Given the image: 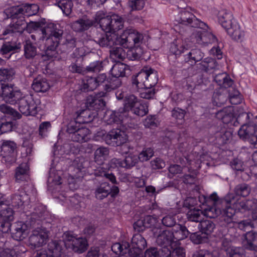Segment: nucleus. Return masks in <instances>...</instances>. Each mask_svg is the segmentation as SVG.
<instances>
[{
  "mask_svg": "<svg viewBox=\"0 0 257 257\" xmlns=\"http://www.w3.org/2000/svg\"><path fill=\"white\" fill-rule=\"evenodd\" d=\"M95 20L99 24L106 34L101 38L98 44L102 47H108L110 57L115 61L122 60L126 56L132 60L139 58L144 53L143 43L144 37L137 30L126 29L119 35L116 32L123 27L122 18L115 14L105 16L103 11L97 12Z\"/></svg>",
  "mask_w": 257,
  "mask_h": 257,
  "instance_id": "1",
  "label": "nucleus"
},
{
  "mask_svg": "<svg viewBox=\"0 0 257 257\" xmlns=\"http://www.w3.org/2000/svg\"><path fill=\"white\" fill-rule=\"evenodd\" d=\"M63 245L75 252L81 253L87 250L88 243L85 237H78L71 232H66L63 235V241H52L48 243L47 249L38 250L35 257H62Z\"/></svg>",
  "mask_w": 257,
  "mask_h": 257,
  "instance_id": "2",
  "label": "nucleus"
},
{
  "mask_svg": "<svg viewBox=\"0 0 257 257\" xmlns=\"http://www.w3.org/2000/svg\"><path fill=\"white\" fill-rule=\"evenodd\" d=\"M3 99L12 104H18L20 111L26 116H35L41 110V101L31 95L23 94L20 90L13 87H5L3 89Z\"/></svg>",
  "mask_w": 257,
  "mask_h": 257,
  "instance_id": "3",
  "label": "nucleus"
},
{
  "mask_svg": "<svg viewBox=\"0 0 257 257\" xmlns=\"http://www.w3.org/2000/svg\"><path fill=\"white\" fill-rule=\"evenodd\" d=\"M204 202H206L208 198L202 196ZM208 199L213 201L212 206L203 207L204 216L208 218H215L219 216L220 219L223 220L226 223H229L232 217L235 214V211L230 206V203L234 200L235 196L231 193H228L223 198L219 199L216 193L211 194Z\"/></svg>",
  "mask_w": 257,
  "mask_h": 257,
  "instance_id": "4",
  "label": "nucleus"
},
{
  "mask_svg": "<svg viewBox=\"0 0 257 257\" xmlns=\"http://www.w3.org/2000/svg\"><path fill=\"white\" fill-rule=\"evenodd\" d=\"M123 160L119 159L113 158L107 164L103 166L98 167L96 168H92V171L89 170V168H85V166L87 165V162H84L82 166L78 167L77 169V174L73 176L69 175L67 179L68 184L70 189L75 190L78 187L77 184L78 181L80 178L82 177V175H86L87 174H92L94 173L95 176L104 177L109 180L112 184H117L116 177L111 173H109V171L118 167H123Z\"/></svg>",
  "mask_w": 257,
  "mask_h": 257,
  "instance_id": "5",
  "label": "nucleus"
},
{
  "mask_svg": "<svg viewBox=\"0 0 257 257\" xmlns=\"http://www.w3.org/2000/svg\"><path fill=\"white\" fill-rule=\"evenodd\" d=\"M38 10L39 7L36 4H24L6 9L5 13L8 18L12 19V22L8 28L3 31V35L6 36L10 34L13 36L16 32L22 33L27 26L23 16L35 15Z\"/></svg>",
  "mask_w": 257,
  "mask_h": 257,
  "instance_id": "6",
  "label": "nucleus"
},
{
  "mask_svg": "<svg viewBox=\"0 0 257 257\" xmlns=\"http://www.w3.org/2000/svg\"><path fill=\"white\" fill-rule=\"evenodd\" d=\"M30 200L29 194L22 187L11 198V202L4 203L0 200V217L4 221L1 224V229L3 233H7L10 230V221L14 219V211L10 205L20 208V211H26L25 207L29 205Z\"/></svg>",
  "mask_w": 257,
  "mask_h": 257,
  "instance_id": "7",
  "label": "nucleus"
},
{
  "mask_svg": "<svg viewBox=\"0 0 257 257\" xmlns=\"http://www.w3.org/2000/svg\"><path fill=\"white\" fill-rule=\"evenodd\" d=\"M210 157L206 154L199 155L198 153H192L184 158H181L180 163L188 168L190 174L186 175L183 178L185 184H193L195 182L198 170L201 168V163L205 161H209Z\"/></svg>",
  "mask_w": 257,
  "mask_h": 257,
  "instance_id": "8",
  "label": "nucleus"
},
{
  "mask_svg": "<svg viewBox=\"0 0 257 257\" xmlns=\"http://www.w3.org/2000/svg\"><path fill=\"white\" fill-rule=\"evenodd\" d=\"M217 18L219 24L232 39L241 40L244 38V31L240 29L239 25L230 11L226 10L220 11Z\"/></svg>",
  "mask_w": 257,
  "mask_h": 257,
  "instance_id": "9",
  "label": "nucleus"
},
{
  "mask_svg": "<svg viewBox=\"0 0 257 257\" xmlns=\"http://www.w3.org/2000/svg\"><path fill=\"white\" fill-rule=\"evenodd\" d=\"M60 26L54 23H47L42 29L43 38L46 39L47 50L46 55L53 56L56 55L55 49L61 42L63 31Z\"/></svg>",
  "mask_w": 257,
  "mask_h": 257,
  "instance_id": "10",
  "label": "nucleus"
},
{
  "mask_svg": "<svg viewBox=\"0 0 257 257\" xmlns=\"http://www.w3.org/2000/svg\"><path fill=\"white\" fill-rule=\"evenodd\" d=\"M158 81L157 72L151 68L145 67L133 77L132 84L137 88H142L144 87L153 88Z\"/></svg>",
  "mask_w": 257,
  "mask_h": 257,
  "instance_id": "11",
  "label": "nucleus"
},
{
  "mask_svg": "<svg viewBox=\"0 0 257 257\" xmlns=\"http://www.w3.org/2000/svg\"><path fill=\"white\" fill-rule=\"evenodd\" d=\"M252 171L253 172H251V175L257 179V164L252 167ZM235 198L234 200L229 205L234 210L235 213L237 211L242 212L246 210H252V219L257 223V199H253L250 200L240 201L235 196Z\"/></svg>",
  "mask_w": 257,
  "mask_h": 257,
  "instance_id": "12",
  "label": "nucleus"
},
{
  "mask_svg": "<svg viewBox=\"0 0 257 257\" xmlns=\"http://www.w3.org/2000/svg\"><path fill=\"white\" fill-rule=\"evenodd\" d=\"M67 132L74 142H86L91 138L90 130L76 121L71 120L67 125Z\"/></svg>",
  "mask_w": 257,
  "mask_h": 257,
  "instance_id": "13",
  "label": "nucleus"
},
{
  "mask_svg": "<svg viewBox=\"0 0 257 257\" xmlns=\"http://www.w3.org/2000/svg\"><path fill=\"white\" fill-rule=\"evenodd\" d=\"M123 104L125 111H131L138 116H144L148 112V104L134 94L126 95Z\"/></svg>",
  "mask_w": 257,
  "mask_h": 257,
  "instance_id": "14",
  "label": "nucleus"
},
{
  "mask_svg": "<svg viewBox=\"0 0 257 257\" xmlns=\"http://www.w3.org/2000/svg\"><path fill=\"white\" fill-rule=\"evenodd\" d=\"M103 139L106 143L112 146H122V147L125 148L122 151V153L126 154L129 151V147L126 144H124L127 140V136L124 131L120 129H113L107 134L103 136Z\"/></svg>",
  "mask_w": 257,
  "mask_h": 257,
  "instance_id": "15",
  "label": "nucleus"
},
{
  "mask_svg": "<svg viewBox=\"0 0 257 257\" xmlns=\"http://www.w3.org/2000/svg\"><path fill=\"white\" fill-rule=\"evenodd\" d=\"M208 27L202 28L198 27L192 30L190 36L191 43L193 44H207L217 41L216 37L211 33L207 31Z\"/></svg>",
  "mask_w": 257,
  "mask_h": 257,
  "instance_id": "16",
  "label": "nucleus"
},
{
  "mask_svg": "<svg viewBox=\"0 0 257 257\" xmlns=\"http://www.w3.org/2000/svg\"><path fill=\"white\" fill-rule=\"evenodd\" d=\"M175 16V21L178 23L185 25H190L191 27L197 28L200 27L204 28L207 24L196 18V17L188 11V9L178 10V14Z\"/></svg>",
  "mask_w": 257,
  "mask_h": 257,
  "instance_id": "17",
  "label": "nucleus"
},
{
  "mask_svg": "<svg viewBox=\"0 0 257 257\" xmlns=\"http://www.w3.org/2000/svg\"><path fill=\"white\" fill-rule=\"evenodd\" d=\"M128 70V66L122 63L115 64L110 70L111 75L114 79L111 80L109 84L105 85V91L108 92L119 87L121 85V81L118 78L124 76L126 71Z\"/></svg>",
  "mask_w": 257,
  "mask_h": 257,
  "instance_id": "18",
  "label": "nucleus"
},
{
  "mask_svg": "<svg viewBox=\"0 0 257 257\" xmlns=\"http://www.w3.org/2000/svg\"><path fill=\"white\" fill-rule=\"evenodd\" d=\"M48 238V232L46 228H37L32 230L28 239V245L32 249H35L45 244Z\"/></svg>",
  "mask_w": 257,
  "mask_h": 257,
  "instance_id": "19",
  "label": "nucleus"
},
{
  "mask_svg": "<svg viewBox=\"0 0 257 257\" xmlns=\"http://www.w3.org/2000/svg\"><path fill=\"white\" fill-rule=\"evenodd\" d=\"M238 135L243 140H247L257 148V125L244 124L242 125L238 132Z\"/></svg>",
  "mask_w": 257,
  "mask_h": 257,
  "instance_id": "20",
  "label": "nucleus"
},
{
  "mask_svg": "<svg viewBox=\"0 0 257 257\" xmlns=\"http://www.w3.org/2000/svg\"><path fill=\"white\" fill-rule=\"evenodd\" d=\"M62 171L54 168L53 164L50 168L49 176L48 179V186L50 190L59 191L62 186L61 185L64 182V178L62 179Z\"/></svg>",
  "mask_w": 257,
  "mask_h": 257,
  "instance_id": "21",
  "label": "nucleus"
},
{
  "mask_svg": "<svg viewBox=\"0 0 257 257\" xmlns=\"http://www.w3.org/2000/svg\"><path fill=\"white\" fill-rule=\"evenodd\" d=\"M147 246V241L145 238L140 233L134 235L132 238L131 244L130 245V251L134 254V256H142V250Z\"/></svg>",
  "mask_w": 257,
  "mask_h": 257,
  "instance_id": "22",
  "label": "nucleus"
},
{
  "mask_svg": "<svg viewBox=\"0 0 257 257\" xmlns=\"http://www.w3.org/2000/svg\"><path fill=\"white\" fill-rule=\"evenodd\" d=\"M16 148V143L11 141L4 140L1 145V155L3 161L11 162L15 161V150Z\"/></svg>",
  "mask_w": 257,
  "mask_h": 257,
  "instance_id": "23",
  "label": "nucleus"
},
{
  "mask_svg": "<svg viewBox=\"0 0 257 257\" xmlns=\"http://www.w3.org/2000/svg\"><path fill=\"white\" fill-rule=\"evenodd\" d=\"M13 227L12 237L16 240H22L26 238L30 230V226L22 221L15 223Z\"/></svg>",
  "mask_w": 257,
  "mask_h": 257,
  "instance_id": "24",
  "label": "nucleus"
},
{
  "mask_svg": "<svg viewBox=\"0 0 257 257\" xmlns=\"http://www.w3.org/2000/svg\"><path fill=\"white\" fill-rule=\"evenodd\" d=\"M170 231L174 246L177 242L185 239L189 235V231L187 228L180 224H175Z\"/></svg>",
  "mask_w": 257,
  "mask_h": 257,
  "instance_id": "25",
  "label": "nucleus"
},
{
  "mask_svg": "<svg viewBox=\"0 0 257 257\" xmlns=\"http://www.w3.org/2000/svg\"><path fill=\"white\" fill-rule=\"evenodd\" d=\"M189 40H185L183 42L181 39H177L175 40L171 44L170 51V52L175 55H180L191 47V44H188Z\"/></svg>",
  "mask_w": 257,
  "mask_h": 257,
  "instance_id": "26",
  "label": "nucleus"
},
{
  "mask_svg": "<svg viewBox=\"0 0 257 257\" xmlns=\"http://www.w3.org/2000/svg\"><path fill=\"white\" fill-rule=\"evenodd\" d=\"M243 243L248 249L257 250V233L248 231L244 235Z\"/></svg>",
  "mask_w": 257,
  "mask_h": 257,
  "instance_id": "27",
  "label": "nucleus"
},
{
  "mask_svg": "<svg viewBox=\"0 0 257 257\" xmlns=\"http://www.w3.org/2000/svg\"><path fill=\"white\" fill-rule=\"evenodd\" d=\"M160 233L157 236L156 242L160 246H174V243L170 230H165L159 231Z\"/></svg>",
  "mask_w": 257,
  "mask_h": 257,
  "instance_id": "28",
  "label": "nucleus"
},
{
  "mask_svg": "<svg viewBox=\"0 0 257 257\" xmlns=\"http://www.w3.org/2000/svg\"><path fill=\"white\" fill-rule=\"evenodd\" d=\"M29 167L27 163L20 165L15 171L16 181L19 183L27 181L29 179Z\"/></svg>",
  "mask_w": 257,
  "mask_h": 257,
  "instance_id": "29",
  "label": "nucleus"
},
{
  "mask_svg": "<svg viewBox=\"0 0 257 257\" xmlns=\"http://www.w3.org/2000/svg\"><path fill=\"white\" fill-rule=\"evenodd\" d=\"M109 154V149L106 147H100L97 148L94 154L95 162L99 165V167L103 166L105 165L104 162L108 159Z\"/></svg>",
  "mask_w": 257,
  "mask_h": 257,
  "instance_id": "30",
  "label": "nucleus"
},
{
  "mask_svg": "<svg viewBox=\"0 0 257 257\" xmlns=\"http://www.w3.org/2000/svg\"><path fill=\"white\" fill-rule=\"evenodd\" d=\"M15 74L14 70L12 68L0 69V100L3 99V89L5 87L10 86L4 85L1 82L12 79Z\"/></svg>",
  "mask_w": 257,
  "mask_h": 257,
  "instance_id": "31",
  "label": "nucleus"
},
{
  "mask_svg": "<svg viewBox=\"0 0 257 257\" xmlns=\"http://www.w3.org/2000/svg\"><path fill=\"white\" fill-rule=\"evenodd\" d=\"M93 24L92 20L80 19L71 24V27L75 32H83L88 30Z\"/></svg>",
  "mask_w": 257,
  "mask_h": 257,
  "instance_id": "32",
  "label": "nucleus"
},
{
  "mask_svg": "<svg viewBox=\"0 0 257 257\" xmlns=\"http://www.w3.org/2000/svg\"><path fill=\"white\" fill-rule=\"evenodd\" d=\"M106 95V92H100L95 96L90 95L87 98V102L96 109H101L105 105V102L102 97Z\"/></svg>",
  "mask_w": 257,
  "mask_h": 257,
  "instance_id": "33",
  "label": "nucleus"
},
{
  "mask_svg": "<svg viewBox=\"0 0 257 257\" xmlns=\"http://www.w3.org/2000/svg\"><path fill=\"white\" fill-rule=\"evenodd\" d=\"M50 87L47 80L40 76L34 79L32 84L33 89L38 92H46L50 88Z\"/></svg>",
  "mask_w": 257,
  "mask_h": 257,
  "instance_id": "34",
  "label": "nucleus"
},
{
  "mask_svg": "<svg viewBox=\"0 0 257 257\" xmlns=\"http://www.w3.org/2000/svg\"><path fill=\"white\" fill-rule=\"evenodd\" d=\"M123 115L124 113L120 112H114L108 110L106 112L104 119L107 124H111L112 123L120 124L123 121Z\"/></svg>",
  "mask_w": 257,
  "mask_h": 257,
  "instance_id": "35",
  "label": "nucleus"
},
{
  "mask_svg": "<svg viewBox=\"0 0 257 257\" xmlns=\"http://www.w3.org/2000/svg\"><path fill=\"white\" fill-rule=\"evenodd\" d=\"M233 216L232 217L231 221L229 223H226L229 228V232L231 231L232 227H238L241 230L246 231L254 227V223L249 220H242L237 222L233 221Z\"/></svg>",
  "mask_w": 257,
  "mask_h": 257,
  "instance_id": "36",
  "label": "nucleus"
},
{
  "mask_svg": "<svg viewBox=\"0 0 257 257\" xmlns=\"http://www.w3.org/2000/svg\"><path fill=\"white\" fill-rule=\"evenodd\" d=\"M19 251L25 252L26 249L21 245L16 246L13 249L0 248V257H18L20 253Z\"/></svg>",
  "mask_w": 257,
  "mask_h": 257,
  "instance_id": "37",
  "label": "nucleus"
},
{
  "mask_svg": "<svg viewBox=\"0 0 257 257\" xmlns=\"http://www.w3.org/2000/svg\"><path fill=\"white\" fill-rule=\"evenodd\" d=\"M76 118L73 120L76 121L79 123L82 124L90 122L94 117V115H91L90 111L87 109L76 112Z\"/></svg>",
  "mask_w": 257,
  "mask_h": 257,
  "instance_id": "38",
  "label": "nucleus"
},
{
  "mask_svg": "<svg viewBox=\"0 0 257 257\" xmlns=\"http://www.w3.org/2000/svg\"><path fill=\"white\" fill-rule=\"evenodd\" d=\"M110 186L107 182L102 183L96 189L95 196L97 199H102L110 193Z\"/></svg>",
  "mask_w": 257,
  "mask_h": 257,
  "instance_id": "39",
  "label": "nucleus"
},
{
  "mask_svg": "<svg viewBox=\"0 0 257 257\" xmlns=\"http://www.w3.org/2000/svg\"><path fill=\"white\" fill-rule=\"evenodd\" d=\"M55 5L58 6L66 16H69L72 12L73 3L71 0H61Z\"/></svg>",
  "mask_w": 257,
  "mask_h": 257,
  "instance_id": "40",
  "label": "nucleus"
},
{
  "mask_svg": "<svg viewBox=\"0 0 257 257\" xmlns=\"http://www.w3.org/2000/svg\"><path fill=\"white\" fill-rule=\"evenodd\" d=\"M95 77H86L83 80L81 89L83 91H92L98 86Z\"/></svg>",
  "mask_w": 257,
  "mask_h": 257,
  "instance_id": "41",
  "label": "nucleus"
},
{
  "mask_svg": "<svg viewBox=\"0 0 257 257\" xmlns=\"http://www.w3.org/2000/svg\"><path fill=\"white\" fill-rule=\"evenodd\" d=\"M203 57V54L199 49H193L187 54L185 60L193 64L201 60Z\"/></svg>",
  "mask_w": 257,
  "mask_h": 257,
  "instance_id": "42",
  "label": "nucleus"
},
{
  "mask_svg": "<svg viewBox=\"0 0 257 257\" xmlns=\"http://www.w3.org/2000/svg\"><path fill=\"white\" fill-rule=\"evenodd\" d=\"M214 227L215 225L211 220H202L198 224V228L200 231L207 235L210 234L213 231Z\"/></svg>",
  "mask_w": 257,
  "mask_h": 257,
  "instance_id": "43",
  "label": "nucleus"
},
{
  "mask_svg": "<svg viewBox=\"0 0 257 257\" xmlns=\"http://www.w3.org/2000/svg\"><path fill=\"white\" fill-rule=\"evenodd\" d=\"M250 192V189L249 187L246 184H241L237 185L234 188V194H233L237 198L238 196L246 197ZM232 194V193H231Z\"/></svg>",
  "mask_w": 257,
  "mask_h": 257,
  "instance_id": "44",
  "label": "nucleus"
},
{
  "mask_svg": "<svg viewBox=\"0 0 257 257\" xmlns=\"http://www.w3.org/2000/svg\"><path fill=\"white\" fill-rule=\"evenodd\" d=\"M187 217L190 221L193 222H200L204 217L203 210L200 209H190L187 214Z\"/></svg>",
  "mask_w": 257,
  "mask_h": 257,
  "instance_id": "45",
  "label": "nucleus"
},
{
  "mask_svg": "<svg viewBox=\"0 0 257 257\" xmlns=\"http://www.w3.org/2000/svg\"><path fill=\"white\" fill-rule=\"evenodd\" d=\"M232 114L231 113V107H227L223 109L218 111L216 113V117L218 119H221L223 122H227L229 121L231 117Z\"/></svg>",
  "mask_w": 257,
  "mask_h": 257,
  "instance_id": "46",
  "label": "nucleus"
},
{
  "mask_svg": "<svg viewBox=\"0 0 257 257\" xmlns=\"http://www.w3.org/2000/svg\"><path fill=\"white\" fill-rule=\"evenodd\" d=\"M229 257H244V251L241 247L230 246L224 248Z\"/></svg>",
  "mask_w": 257,
  "mask_h": 257,
  "instance_id": "47",
  "label": "nucleus"
},
{
  "mask_svg": "<svg viewBox=\"0 0 257 257\" xmlns=\"http://www.w3.org/2000/svg\"><path fill=\"white\" fill-rule=\"evenodd\" d=\"M154 155V150L151 148H145L138 156L140 162L149 160Z\"/></svg>",
  "mask_w": 257,
  "mask_h": 257,
  "instance_id": "48",
  "label": "nucleus"
},
{
  "mask_svg": "<svg viewBox=\"0 0 257 257\" xmlns=\"http://www.w3.org/2000/svg\"><path fill=\"white\" fill-rule=\"evenodd\" d=\"M127 6L130 11H140L145 6V0H132L127 3Z\"/></svg>",
  "mask_w": 257,
  "mask_h": 257,
  "instance_id": "49",
  "label": "nucleus"
},
{
  "mask_svg": "<svg viewBox=\"0 0 257 257\" xmlns=\"http://www.w3.org/2000/svg\"><path fill=\"white\" fill-rule=\"evenodd\" d=\"M139 161L138 156L130 154L123 160V168H132L135 166Z\"/></svg>",
  "mask_w": 257,
  "mask_h": 257,
  "instance_id": "50",
  "label": "nucleus"
},
{
  "mask_svg": "<svg viewBox=\"0 0 257 257\" xmlns=\"http://www.w3.org/2000/svg\"><path fill=\"white\" fill-rule=\"evenodd\" d=\"M19 46L12 42H8L5 43L2 46L0 52L1 53L4 55H7L15 50L19 49Z\"/></svg>",
  "mask_w": 257,
  "mask_h": 257,
  "instance_id": "51",
  "label": "nucleus"
},
{
  "mask_svg": "<svg viewBox=\"0 0 257 257\" xmlns=\"http://www.w3.org/2000/svg\"><path fill=\"white\" fill-rule=\"evenodd\" d=\"M24 52L26 58H32L37 54L36 47L30 42H27L24 46Z\"/></svg>",
  "mask_w": 257,
  "mask_h": 257,
  "instance_id": "52",
  "label": "nucleus"
},
{
  "mask_svg": "<svg viewBox=\"0 0 257 257\" xmlns=\"http://www.w3.org/2000/svg\"><path fill=\"white\" fill-rule=\"evenodd\" d=\"M140 93V97L144 99H152L154 98L156 93V91L154 88L151 87H144L142 88Z\"/></svg>",
  "mask_w": 257,
  "mask_h": 257,
  "instance_id": "53",
  "label": "nucleus"
},
{
  "mask_svg": "<svg viewBox=\"0 0 257 257\" xmlns=\"http://www.w3.org/2000/svg\"><path fill=\"white\" fill-rule=\"evenodd\" d=\"M232 137V134L229 131H225L217 133L215 138H218V143L221 144L226 143Z\"/></svg>",
  "mask_w": 257,
  "mask_h": 257,
  "instance_id": "54",
  "label": "nucleus"
},
{
  "mask_svg": "<svg viewBox=\"0 0 257 257\" xmlns=\"http://www.w3.org/2000/svg\"><path fill=\"white\" fill-rule=\"evenodd\" d=\"M14 127L13 121L5 120H0V134L9 132L12 131Z\"/></svg>",
  "mask_w": 257,
  "mask_h": 257,
  "instance_id": "55",
  "label": "nucleus"
},
{
  "mask_svg": "<svg viewBox=\"0 0 257 257\" xmlns=\"http://www.w3.org/2000/svg\"><path fill=\"white\" fill-rule=\"evenodd\" d=\"M221 78L222 79V84L225 86H230L232 85L233 82L231 79L228 77L226 74H220L215 76L214 78V80L219 83V84H221V81L220 79H218V78Z\"/></svg>",
  "mask_w": 257,
  "mask_h": 257,
  "instance_id": "56",
  "label": "nucleus"
},
{
  "mask_svg": "<svg viewBox=\"0 0 257 257\" xmlns=\"http://www.w3.org/2000/svg\"><path fill=\"white\" fill-rule=\"evenodd\" d=\"M103 67L102 62L101 61H96L91 63L89 65L87 66V70L89 71L97 72L102 70Z\"/></svg>",
  "mask_w": 257,
  "mask_h": 257,
  "instance_id": "57",
  "label": "nucleus"
},
{
  "mask_svg": "<svg viewBox=\"0 0 257 257\" xmlns=\"http://www.w3.org/2000/svg\"><path fill=\"white\" fill-rule=\"evenodd\" d=\"M176 214V212H175L173 215L168 214L163 217L162 220V223L164 225L168 227L174 226L176 222L174 215Z\"/></svg>",
  "mask_w": 257,
  "mask_h": 257,
  "instance_id": "58",
  "label": "nucleus"
},
{
  "mask_svg": "<svg viewBox=\"0 0 257 257\" xmlns=\"http://www.w3.org/2000/svg\"><path fill=\"white\" fill-rule=\"evenodd\" d=\"M165 165V161L160 158H156L151 162V167L155 170L164 168Z\"/></svg>",
  "mask_w": 257,
  "mask_h": 257,
  "instance_id": "59",
  "label": "nucleus"
},
{
  "mask_svg": "<svg viewBox=\"0 0 257 257\" xmlns=\"http://www.w3.org/2000/svg\"><path fill=\"white\" fill-rule=\"evenodd\" d=\"M144 125L146 127L154 128L157 126V122L155 116L149 115L144 121Z\"/></svg>",
  "mask_w": 257,
  "mask_h": 257,
  "instance_id": "60",
  "label": "nucleus"
},
{
  "mask_svg": "<svg viewBox=\"0 0 257 257\" xmlns=\"http://www.w3.org/2000/svg\"><path fill=\"white\" fill-rule=\"evenodd\" d=\"M0 111L6 114H10L12 115L15 116V114L18 115V117L20 118L21 114H20L18 112L16 111L14 109H13L10 106L6 104H2L0 105Z\"/></svg>",
  "mask_w": 257,
  "mask_h": 257,
  "instance_id": "61",
  "label": "nucleus"
},
{
  "mask_svg": "<svg viewBox=\"0 0 257 257\" xmlns=\"http://www.w3.org/2000/svg\"><path fill=\"white\" fill-rule=\"evenodd\" d=\"M146 228L153 227L157 222V218L151 215H147L143 219Z\"/></svg>",
  "mask_w": 257,
  "mask_h": 257,
  "instance_id": "62",
  "label": "nucleus"
},
{
  "mask_svg": "<svg viewBox=\"0 0 257 257\" xmlns=\"http://www.w3.org/2000/svg\"><path fill=\"white\" fill-rule=\"evenodd\" d=\"M162 247L159 252V257H171L172 256V252L170 248H173V246H162Z\"/></svg>",
  "mask_w": 257,
  "mask_h": 257,
  "instance_id": "63",
  "label": "nucleus"
},
{
  "mask_svg": "<svg viewBox=\"0 0 257 257\" xmlns=\"http://www.w3.org/2000/svg\"><path fill=\"white\" fill-rule=\"evenodd\" d=\"M51 128V123L49 121H44L41 123L39 126V134L42 136H45V133Z\"/></svg>",
  "mask_w": 257,
  "mask_h": 257,
  "instance_id": "64",
  "label": "nucleus"
}]
</instances>
